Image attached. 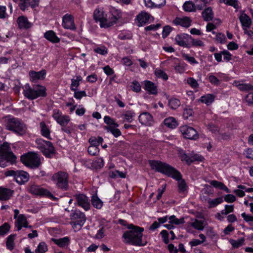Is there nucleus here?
Instances as JSON below:
<instances>
[{"instance_id":"53","label":"nucleus","mask_w":253,"mask_h":253,"mask_svg":"<svg viewBox=\"0 0 253 253\" xmlns=\"http://www.w3.org/2000/svg\"><path fill=\"white\" fill-rule=\"evenodd\" d=\"M186 64L184 63H180L174 67V69L177 73L182 74L185 71Z\"/></svg>"},{"instance_id":"20","label":"nucleus","mask_w":253,"mask_h":253,"mask_svg":"<svg viewBox=\"0 0 253 253\" xmlns=\"http://www.w3.org/2000/svg\"><path fill=\"white\" fill-rule=\"evenodd\" d=\"M23 93L24 96L29 99H34L37 98V95L35 90V85L31 87L29 84H27L23 87Z\"/></svg>"},{"instance_id":"63","label":"nucleus","mask_w":253,"mask_h":253,"mask_svg":"<svg viewBox=\"0 0 253 253\" xmlns=\"http://www.w3.org/2000/svg\"><path fill=\"white\" fill-rule=\"evenodd\" d=\"M95 52L101 55H105L107 53V49L104 46L98 47L94 49Z\"/></svg>"},{"instance_id":"8","label":"nucleus","mask_w":253,"mask_h":253,"mask_svg":"<svg viewBox=\"0 0 253 253\" xmlns=\"http://www.w3.org/2000/svg\"><path fill=\"white\" fill-rule=\"evenodd\" d=\"M71 219L72 220L71 224L75 231L81 229L86 221V217L84 213L77 210L72 213Z\"/></svg>"},{"instance_id":"47","label":"nucleus","mask_w":253,"mask_h":253,"mask_svg":"<svg viewBox=\"0 0 253 253\" xmlns=\"http://www.w3.org/2000/svg\"><path fill=\"white\" fill-rule=\"evenodd\" d=\"M180 105V101L179 99L176 98H171L169 101V105L172 109H176Z\"/></svg>"},{"instance_id":"3","label":"nucleus","mask_w":253,"mask_h":253,"mask_svg":"<svg viewBox=\"0 0 253 253\" xmlns=\"http://www.w3.org/2000/svg\"><path fill=\"white\" fill-rule=\"evenodd\" d=\"M5 127L6 130L19 136L26 134L27 129L26 125L21 120L9 117H7L5 121Z\"/></svg>"},{"instance_id":"62","label":"nucleus","mask_w":253,"mask_h":253,"mask_svg":"<svg viewBox=\"0 0 253 253\" xmlns=\"http://www.w3.org/2000/svg\"><path fill=\"white\" fill-rule=\"evenodd\" d=\"M190 42L191 46H194L202 47V46H204V43L202 41L194 39L192 37V39H190Z\"/></svg>"},{"instance_id":"10","label":"nucleus","mask_w":253,"mask_h":253,"mask_svg":"<svg viewBox=\"0 0 253 253\" xmlns=\"http://www.w3.org/2000/svg\"><path fill=\"white\" fill-rule=\"evenodd\" d=\"M179 131L185 138L196 140L199 138V134L196 129L187 125L182 126L179 127Z\"/></svg>"},{"instance_id":"51","label":"nucleus","mask_w":253,"mask_h":253,"mask_svg":"<svg viewBox=\"0 0 253 253\" xmlns=\"http://www.w3.org/2000/svg\"><path fill=\"white\" fill-rule=\"evenodd\" d=\"M104 121L107 125L106 126H119V125L115 122L114 119L108 116H106L104 118Z\"/></svg>"},{"instance_id":"29","label":"nucleus","mask_w":253,"mask_h":253,"mask_svg":"<svg viewBox=\"0 0 253 253\" xmlns=\"http://www.w3.org/2000/svg\"><path fill=\"white\" fill-rule=\"evenodd\" d=\"M199 10H201L203 6L201 4H197L196 6L191 1H187L184 2L183 5V8L184 11L187 12H192L196 10V7Z\"/></svg>"},{"instance_id":"61","label":"nucleus","mask_w":253,"mask_h":253,"mask_svg":"<svg viewBox=\"0 0 253 253\" xmlns=\"http://www.w3.org/2000/svg\"><path fill=\"white\" fill-rule=\"evenodd\" d=\"M88 153L92 156H95L99 153L98 147L94 146H89L87 149Z\"/></svg>"},{"instance_id":"50","label":"nucleus","mask_w":253,"mask_h":253,"mask_svg":"<svg viewBox=\"0 0 253 253\" xmlns=\"http://www.w3.org/2000/svg\"><path fill=\"white\" fill-rule=\"evenodd\" d=\"M208 79L209 82L214 85L217 86L220 84V80L218 79L217 77L215 76L212 74H209Z\"/></svg>"},{"instance_id":"27","label":"nucleus","mask_w":253,"mask_h":253,"mask_svg":"<svg viewBox=\"0 0 253 253\" xmlns=\"http://www.w3.org/2000/svg\"><path fill=\"white\" fill-rule=\"evenodd\" d=\"M149 18V14L146 12L142 11L136 16L135 20L138 22V26H142L145 25L148 22Z\"/></svg>"},{"instance_id":"15","label":"nucleus","mask_w":253,"mask_h":253,"mask_svg":"<svg viewBox=\"0 0 253 253\" xmlns=\"http://www.w3.org/2000/svg\"><path fill=\"white\" fill-rule=\"evenodd\" d=\"M181 160L185 161L188 165H190L195 161H202L204 158L197 154L191 153L189 154H183L181 156Z\"/></svg>"},{"instance_id":"46","label":"nucleus","mask_w":253,"mask_h":253,"mask_svg":"<svg viewBox=\"0 0 253 253\" xmlns=\"http://www.w3.org/2000/svg\"><path fill=\"white\" fill-rule=\"evenodd\" d=\"M15 235L11 234L9 235L7 238L6 243V247L9 250H13L14 248V240Z\"/></svg>"},{"instance_id":"18","label":"nucleus","mask_w":253,"mask_h":253,"mask_svg":"<svg viewBox=\"0 0 253 253\" xmlns=\"http://www.w3.org/2000/svg\"><path fill=\"white\" fill-rule=\"evenodd\" d=\"M192 20L189 17H177L172 21V23L176 26H181L185 28L190 26Z\"/></svg>"},{"instance_id":"14","label":"nucleus","mask_w":253,"mask_h":253,"mask_svg":"<svg viewBox=\"0 0 253 253\" xmlns=\"http://www.w3.org/2000/svg\"><path fill=\"white\" fill-rule=\"evenodd\" d=\"M190 39H192V37L185 34L178 35L175 38L176 42L178 45L188 48L191 47L190 42Z\"/></svg>"},{"instance_id":"4","label":"nucleus","mask_w":253,"mask_h":253,"mask_svg":"<svg viewBox=\"0 0 253 253\" xmlns=\"http://www.w3.org/2000/svg\"><path fill=\"white\" fill-rule=\"evenodd\" d=\"M16 157L12 152L9 144L3 142L0 145V167L5 168L8 164L13 165L16 163Z\"/></svg>"},{"instance_id":"7","label":"nucleus","mask_w":253,"mask_h":253,"mask_svg":"<svg viewBox=\"0 0 253 253\" xmlns=\"http://www.w3.org/2000/svg\"><path fill=\"white\" fill-rule=\"evenodd\" d=\"M20 159L21 162L26 166L32 169L38 168L41 164L39 155L34 152L22 155Z\"/></svg>"},{"instance_id":"59","label":"nucleus","mask_w":253,"mask_h":253,"mask_svg":"<svg viewBox=\"0 0 253 253\" xmlns=\"http://www.w3.org/2000/svg\"><path fill=\"white\" fill-rule=\"evenodd\" d=\"M155 75L157 77L162 78L164 80H167L168 79V76L167 74L161 69H156L155 71Z\"/></svg>"},{"instance_id":"30","label":"nucleus","mask_w":253,"mask_h":253,"mask_svg":"<svg viewBox=\"0 0 253 253\" xmlns=\"http://www.w3.org/2000/svg\"><path fill=\"white\" fill-rule=\"evenodd\" d=\"M144 1L148 7H160L166 4V0H144Z\"/></svg>"},{"instance_id":"23","label":"nucleus","mask_w":253,"mask_h":253,"mask_svg":"<svg viewBox=\"0 0 253 253\" xmlns=\"http://www.w3.org/2000/svg\"><path fill=\"white\" fill-rule=\"evenodd\" d=\"M28 223L25 216L23 214H19L17 219L15 221V226L17 227V230H21L22 227L25 228L32 227L31 225L28 226Z\"/></svg>"},{"instance_id":"6","label":"nucleus","mask_w":253,"mask_h":253,"mask_svg":"<svg viewBox=\"0 0 253 253\" xmlns=\"http://www.w3.org/2000/svg\"><path fill=\"white\" fill-rule=\"evenodd\" d=\"M36 143L37 148L46 157L50 158L55 154V149L51 142L39 139L36 140Z\"/></svg>"},{"instance_id":"38","label":"nucleus","mask_w":253,"mask_h":253,"mask_svg":"<svg viewBox=\"0 0 253 253\" xmlns=\"http://www.w3.org/2000/svg\"><path fill=\"white\" fill-rule=\"evenodd\" d=\"M91 202L93 207L96 209H101L103 206V202L99 198L96 194L91 197Z\"/></svg>"},{"instance_id":"54","label":"nucleus","mask_w":253,"mask_h":253,"mask_svg":"<svg viewBox=\"0 0 253 253\" xmlns=\"http://www.w3.org/2000/svg\"><path fill=\"white\" fill-rule=\"evenodd\" d=\"M10 229V226L7 223H4L0 226V235L4 236L6 234Z\"/></svg>"},{"instance_id":"22","label":"nucleus","mask_w":253,"mask_h":253,"mask_svg":"<svg viewBox=\"0 0 253 253\" xmlns=\"http://www.w3.org/2000/svg\"><path fill=\"white\" fill-rule=\"evenodd\" d=\"M46 72L45 70L42 69L39 72L34 71H31L29 73L30 80L32 82L36 83L39 80H43L45 78Z\"/></svg>"},{"instance_id":"13","label":"nucleus","mask_w":253,"mask_h":253,"mask_svg":"<svg viewBox=\"0 0 253 253\" xmlns=\"http://www.w3.org/2000/svg\"><path fill=\"white\" fill-rule=\"evenodd\" d=\"M53 118L62 126H66L70 121L69 116L63 115L59 110H54L52 115Z\"/></svg>"},{"instance_id":"5","label":"nucleus","mask_w":253,"mask_h":253,"mask_svg":"<svg viewBox=\"0 0 253 253\" xmlns=\"http://www.w3.org/2000/svg\"><path fill=\"white\" fill-rule=\"evenodd\" d=\"M56 186L63 191H66L69 188V175L67 172L59 171L54 173L52 177Z\"/></svg>"},{"instance_id":"41","label":"nucleus","mask_w":253,"mask_h":253,"mask_svg":"<svg viewBox=\"0 0 253 253\" xmlns=\"http://www.w3.org/2000/svg\"><path fill=\"white\" fill-rule=\"evenodd\" d=\"M117 127L115 126H104V128L107 131L110 132L114 137H118L121 135L122 133L120 129L117 128Z\"/></svg>"},{"instance_id":"11","label":"nucleus","mask_w":253,"mask_h":253,"mask_svg":"<svg viewBox=\"0 0 253 253\" xmlns=\"http://www.w3.org/2000/svg\"><path fill=\"white\" fill-rule=\"evenodd\" d=\"M94 20L100 22V26L101 28H108V18L107 15L105 14L102 8H96L93 13Z\"/></svg>"},{"instance_id":"17","label":"nucleus","mask_w":253,"mask_h":253,"mask_svg":"<svg viewBox=\"0 0 253 253\" xmlns=\"http://www.w3.org/2000/svg\"><path fill=\"white\" fill-rule=\"evenodd\" d=\"M62 26L67 29L74 30L76 29L74 17L72 15L66 14L62 18Z\"/></svg>"},{"instance_id":"64","label":"nucleus","mask_w":253,"mask_h":253,"mask_svg":"<svg viewBox=\"0 0 253 253\" xmlns=\"http://www.w3.org/2000/svg\"><path fill=\"white\" fill-rule=\"evenodd\" d=\"M130 87L133 91L136 92H138L141 90V85H140L139 83L137 81L133 82Z\"/></svg>"},{"instance_id":"36","label":"nucleus","mask_w":253,"mask_h":253,"mask_svg":"<svg viewBox=\"0 0 253 253\" xmlns=\"http://www.w3.org/2000/svg\"><path fill=\"white\" fill-rule=\"evenodd\" d=\"M233 84L241 91L253 90V86L249 84H245L240 81H234Z\"/></svg>"},{"instance_id":"16","label":"nucleus","mask_w":253,"mask_h":253,"mask_svg":"<svg viewBox=\"0 0 253 253\" xmlns=\"http://www.w3.org/2000/svg\"><path fill=\"white\" fill-rule=\"evenodd\" d=\"M77 204L85 211H88L90 207L88 198L84 195L80 194L75 196Z\"/></svg>"},{"instance_id":"39","label":"nucleus","mask_w":253,"mask_h":253,"mask_svg":"<svg viewBox=\"0 0 253 253\" xmlns=\"http://www.w3.org/2000/svg\"><path fill=\"white\" fill-rule=\"evenodd\" d=\"M35 85V90L36 93L37 94V98L39 97H45L46 96V88L39 84Z\"/></svg>"},{"instance_id":"2","label":"nucleus","mask_w":253,"mask_h":253,"mask_svg":"<svg viewBox=\"0 0 253 253\" xmlns=\"http://www.w3.org/2000/svg\"><path fill=\"white\" fill-rule=\"evenodd\" d=\"M128 231L125 232L123 235L124 243L136 246H144L146 243H143L142 235L144 229L135 226L132 224L128 225Z\"/></svg>"},{"instance_id":"1","label":"nucleus","mask_w":253,"mask_h":253,"mask_svg":"<svg viewBox=\"0 0 253 253\" xmlns=\"http://www.w3.org/2000/svg\"><path fill=\"white\" fill-rule=\"evenodd\" d=\"M149 163L152 169L158 172L170 176L178 181V188L179 193H184L187 190L185 181L181 179V175L179 171L169 164L158 161H149Z\"/></svg>"},{"instance_id":"32","label":"nucleus","mask_w":253,"mask_h":253,"mask_svg":"<svg viewBox=\"0 0 253 253\" xmlns=\"http://www.w3.org/2000/svg\"><path fill=\"white\" fill-rule=\"evenodd\" d=\"M201 198L202 200L207 201L209 206V207L210 208H212L215 207L217 206L218 204H220L221 203V198L219 197L217 198H215L214 199H211L209 198H207L206 196L204 195H201Z\"/></svg>"},{"instance_id":"60","label":"nucleus","mask_w":253,"mask_h":253,"mask_svg":"<svg viewBox=\"0 0 253 253\" xmlns=\"http://www.w3.org/2000/svg\"><path fill=\"white\" fill-rule=\"evenodd\" d=\"M201 191L202 195L205 194L209 196L210 194H212L213 188L211 185L206 184L205 185L204 187L202 189Z\"/></svg>"},{"instance_id":"19","label":"nucleus","mask_w":253,"mask_h":253,"mask_svg":"<svg viewBox=\"0 0 253 253\" xmlns=\"http://www.w3.org/2000/svg\"><path fill=\"white\" fill-rule=\"evenodd\" d=\"M139 122L143 125L151 126L153 124V118L148 112H144L141 114L138 118Z\"/></svg>"},{"instance_id":"45","label":"nucleus","mask_w":253,"mask_h":253,"mask_svg":"<svg viewBox=\"0 0 253 253\" xmlns=\"http://www.w3.org/2000/svg\"><path fill=\"white\" fill-rule=\"evenodd\" d=\"M245 242V239L244 238H242L237 240H235L234 239H231L230 240V243L232 245L233 248H238L244 245Z\"/></svg>"},{"instance_id":"33","label":"nucleus","mask_w":253,"mask_h":253,"mask_svg":"<svg viewBox=\"0 0 253 253\" xmlns=\"http://www.w3.org/2000/svg\"><path fill=\"white\" fill-rule=\"evenodd\" d=\"M215 96L212 94H207L202 96L199 100V101L205 103L207 106L211 105L214 101Z\"/></svg>"},{"instance_id":"26","label":"nucleus","mask_w":253,"mask_h":253,"mask_svg":"<svg viewBox=\"0 0 253 253\" xmlns=\"http://www.w3.org/2000/svg\"><path fill=\"white\" fill-rule=\"evenodd\" d=\"M14 191L0 187V201H7L12 196Z\"/></svg>"},{"instance_id":"58","label":"nucleus","mask_w":253,"mask_h":253,"mask_svg":"<svg viewBox=\"0 0 253 253\" xmlns=\"http://www.w3.org/2000/svg\"><path fill=\"white\" fill-rule=\"evenodd\" d=\"M74 91V97L77 99L80 100L82 97L86 96V92L84 90L78 91V90H73Z\"/></svg>"},{"instance_id":"42","label":"nucleus","mask_w":253,"mask_h":253,"mask_svg":"<svg viewBox=\"0 0 253 253\" xmlns=\"http://www.w3.org/2000/svg\"><path fill=\"white\" fill-rule=\"evenodd\" d=\"M82 81V77L80 76H77L76 79H72L70 86L71 90L72 91L78 90V87L80 85V82Z\"/></svg>"},{"instance_id":"24","label":"nucleus","mask_w":253,"mask_h":253,"mask_svg":"<svg viewBox=\"0 0 253 253\" xmlns=\"http://www.w3.org/2000/svg\"><path fill=\"white\" fill-rule=\"evenodd\" d=\"M18 28L20 29H28L30 28L32 24L30 23L27 18L24 16H19L17 20Z\"/></svg>"},{"instance_id":"43","label":"nucleus","mask_w":253,"mask_h":253,"mask_svg":"<svg viewBox=\"0 0 253 253\" xmlns=\"http://www.w3.org/2000/svg\"><path fill=\"white\" fill-rule=\"evenodd\" d=\"M191 225L196 229L203 230L205 226V222L204 220L195 219V221L192 223Z\"/></svg>"},{"instance_id":"49","label":"nucleus","mask_w":253,"mask_h":253,"mask_svg":"<svg viewBox=\"0 0 253 253\" xmlns=\"http://www.w3.org/2000/svg\"><path fill=\"white\" fill-rule=\"evenodd\" d=\"M47 251V246L44 242H41L35 250L36 253H44Z\"/></svg>"},{"instance_id":"12","label":"nucleus","mask_w":253,"mask_h":253,"mask_svg":"<svg viewBox=\"0 0 253 253\" xmlns=\"http://www.w3.org/2000/svg\"><path fill=\"white\" fill-rule=\"evenodd\" d=\"M109 13L111 16L108 18V25H107L108 28L115 24L122 16V12L120 10L113 7L110 8Z\"/></svg>"},{"instance_id":"35","label":"nucleus","mask_w":253,"mask_h":253,"mask_svg":"<svg viewBox=\"0 0 253 253\" xmlns=\"http://www.w3.org/2000/svg\"><path fill=\"white\" fill-rule=\"evenodd\" d=\"M144 88L150 94L155 95L157 94V86L151 81H146L145 82Z\"/></svg>"},{"instance_id":"21","label":"nucleus","mask_w":253,"mask_h":253,"mask_svg":"<svg viewBox=\"0 0 253 253\" xmlns=\"http://www.w3.org/2000/svg\"><path fill=\"white\" fill-rule=\"evenodd\" d=\"M29 179V175L27 172L23 170H17L14 179L18 184H23L27 182Z\"/></svg>"},{"instance_id":"31","label":"nucleus","mask_w":253,"mask_h":253,"mask_svg":"<svg viewBox=\"0 0 253 253\" xmlns=\"http://www.w3.org/2000/svg\"><path fill=\"white\" fill-rule=\"evenodd\" d=\"M40 127L41 134L44 137L48 139H51L50 131L48 126L45 124L44 122H41L40 123Z\"/></svg>"},{"instance_id":"52","label":"nucleus","mask_w":253,"mask_h":253,"mask_svg":"<svg viewBox=\"0 0 253 253\" xmlns=\"http://www.w3.org/2000/svg\"><path fill=\"white\" fill-rule=\"evenodd\" d=\"M169 222L173 224H174L175 225H179L180 224H182L184 223V219L183 218H180V219H178L176 218L175 216L174 215H171L169 217Z\"/></svg>"},{"instance_id":"9","label":"nucleus","mask_w":253,"mask_h":253,"mask_svg":"<svg viewBox=\"0 0 253 253\" xmlns=\"http://www.w3.org/2000/svg\"><path fill=\"white\" fill-rule=\"evenodd\" d=\"M29 192L35 195L44 196L51 199L54 198L53 194L47 189L37 185H32L29 189Z\"/></svg>"},{"instance_id":"37","label":"nucleus","mask_w":253,"mask_h":253,"mask_svg":"<svg viewBox=\"0 0 253 253\" xmlns=\"http://www.w3.org/2000/svg\"><path fill=\"white\" fill-rule=\"evenodd\" d=\"M202 15L204 20L206 21H211L213 18V13L211 7L206 8L202 12Z\"/></svg>"},{"instance_id":"48","label":"nucleus","mask_w":253,"mask_h":253,"mask_svg":"<svg viewBox=\"0 0 253 253\" xmlns=\"http://www.w3.org/2000/svg\"><path fill=\"white\" fill-rule=\"evenodd\" d=\"M135 115V113L132 111H127L123 115L124 119L128 123L132 122Z\"/></svg>"},{"instance_id":"25","label":"nucleus","mask_w":253,"mask_h":253,"mask_svg":"<svg viewBox=\"0 0 253 253\" xmlns=\"http://www.w3.org/2000/svg\"><path fill=\"white\" fill-rule=\"evenodd\" d=\"M51 240L55 244L62 248H67L70 242V239L67 236L59 239L51 238Z\"/></svg>"},{"instance_id":"55","label":"nucleus","mask_w":253,"mask_h":253,"mask_svg":"<svg viewBox=\"0 0 253 253\" xmlns=\"http://www.w3.org/2000/svg\"><path fill=\"white\" fill-rule=\"evenodd\" d=\"M194 112L193 109L190 107H186L183 110V117L184 119L187 120L189 117L192 116Z\"/></svg>"},{"instance_id":"28","label":"nucleus","mask_w":253,"mask_h":253,"mask_svg":"<svg viewBox=\"0 0 253 253\" xmlns=\"http://www.w3.org/2000/svg\"><path fill=\"white\" fill-rule=\"evenodd\" d=\"M239 18L243 28L250 27L252 24V20L247 14L242 12Z\"/></svg>"},{"instance_id":"57","label":"nucleus","mask_w":253,"mask_h":253,"mask_svg":"<svg viewBox=\"0 0 253 253\" xmlns=\"http://www.w3.org/2000/svg\"><path fill=\"white\" fill-rule=\"evenodd\" d=\"M187 83L193 88L199 87V84L197 81L193 78L190 77L187 80Z\"/></svg>"},{"instance_id":"56","label":"nucleus","mask_w":253,"mask_h":253,"mask_svg":"<svg viewBox=\"0 0 253 253\" xmlns=\"http://www.w3.org/2000/svg\"><path fill=\"white\" fill-rule=\"evenodd\" d=\"M222 2L227 5L233 6L236 9L239 8V3L237 0H222Z\"/></svg>"},{"instance_id":"44","label":"nucleus","mask_w":253,"mask_h":253,"mask_svg":"<svg viewBox=\"0 0 253 253\" xmlns=\"http://www.w3.org/2000/svg\"><path fill=\"white\" fill-rule=\"evenodd\" d=\"M104 166L103 160L101 158H97L91 163V167L93 169H99Z\"/></svg>"},{"instance_id":"40","label":"nucleus","mask_w":253,"mask_h":253,"mask_svg":"<svg viewBox=\"0 0 253 253\" xmlns=\"http://www.w3.org/2000/svg\"><path fill=\"white\" fill-rule=\"evenodd\" d=\"M164 124L170 128H174L177 126L175 119L173 117H169L164 121Z\"/></svg>"},{"instance_id":"34","label":"nucleus","mask_w":253,"mask_h":253,"mask_svg":"<svg viewBox=\"0 0 253 253\" xmlns=\"http://www.w3.org/2000/svg\"><path fill=\"white\" fill-rule=\"evenodd\" d=\"M44 37L53 43H57L60 41L59 38L56 36L55 32L51 30L45 32L44 34Z\"/></svg>"}]
</instances>
